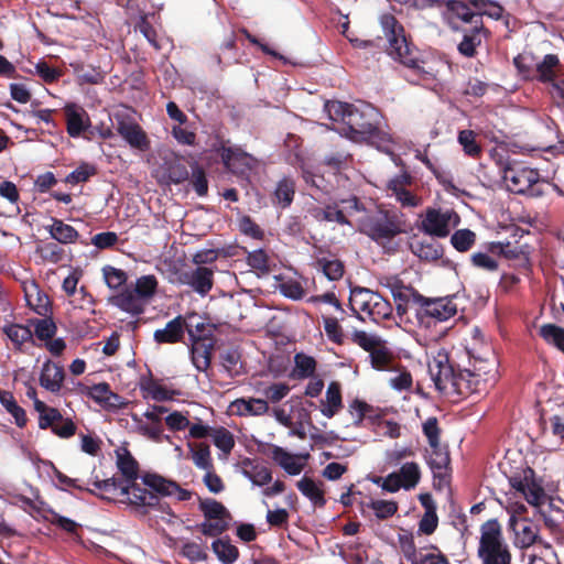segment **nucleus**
<instances>
[{
  "mask_svg": "<svg viewBox=\"0 0 564 564\" xmlns=\"http://www.w3.org/2000/svg\"><path fill=\"white\" fill-rule=\"evenodd\" d=\"M467 354L469 362L473 360L471 367L458 372H455L447 352L443 349L437 350L429 360L430 376L440 392L467 397L486 390L487 384L496 382L498 361L489 345H485L480 354L476 352V348H468Z\"/></svg>",
  "mask_w": 564,
  "mask_h": 564,
  "instance_id": "obj_1",
  "label": "nucleus"
},
{
  "mask_svg": "<svg viewBox=\"0 0 564 564\" xmlns=\"http://www.w3.org/2000/svg\"><path fill=\"white\" fill-rule=\"evenodd\" d=\"M325 111L333 121L345 124L343 133L354 142L379 137V111L370 104L351 105L338 100L327 101Z\"/></svg>",
  "mask_w": 564,
  "mask_h": 564,
  "instance_id": "obj_2",
  "label": "nucleus"
},
{
  "mask_svg": "<svg viewBox=\"0 0 564 564\" xmlns=\"http://www.w3.org/2000/svg\"><path fill=\"white\" fill-rule=\"evenodd\" d=\"M380 23L388 41V54L408 68L404 74L405 79L412 84L429 80L432 74L421 66L417 53L409 45L404 29L398 20L392 14H383L380 18Z\"/></svg>",
  "mask_w": 564,
  "mask_h": 564,
  "instance_id": "obj_3",
  "label": "nucleus"
},
{
  "mask_svg": "<svg viewBox=\"0 0 564 564\" xmlns=\"http://www.w3.org/2000/svg\"><path fill=\"white\" fill-rule=\"evenodd\" d=\"M96 487L113 498H119L120 501L129 502L142 514L153 510L169 513V506L161 501L160 494L147 486L143 480L142 484L135 481L123 484L121 479L113 477L96 482Z\"/></svg>",
  "mask_w": 564,
  "mask_h": 564,
  "instance_id": "obj_4",
  "label": "nucleus"
},
{
  "mask_svg": "<svg viewBox=\"0 0 564 564\" xmlns=\"http://www.w3.org/2000/svg\"><path fill=\"white\" fill-rule=\"evenodd\" d=\"M477 556L481 564H512V553L497 519L480 527Z\"/></svg>",
  "mask_w": 564,
  "mask_h": 564,
  "instance_id": "obj_5",
  "label": "nucleus"
},
{
  "mask_svg": "<svg viewBox=\"0 0 564 564\" xmlns=\"http://www.w3.org/2000/svg\"><path fill=\"white\" fill-rule=\"evenodd\" d=\"M349 305L361 321L380 323L392 317V305L378 292L365 288L350 291Z\"/></svg>",
  "mask_w": 564,
  "mask_h": 564,
  "instance_id": "obj_6",
  "label": "nucleus"
},
{
  "mask_svg": "<svg viewBox=\"0 0 564 564\" xmlns=\"http://www.w3.org/2000/svg\"><path fill=\"white\" fill-rule=\"evenodd\" d=\"M359 220L361 221L359 231L380 245H384L404 231L403 223L397 215L381 209L370 210L365 219Z\"/></svg>",
  "mask_w": 564,
  "mask_h": 564,
  "instance_id": "obj_7",
  "label": "nucleus"
},
{
  "mask_svg": "<svg viewBox=\"0 0 564 564\" xmlns=\"http://www.w3.org/2000/svg\"><path fill=\"white\" fill-rule=\"evenodd\" d=\"M415 317L421 326L431 327L452 318L457 313V306L451 297L426 299L417 296Z\"/></svg>",
  "mask_w": 564,
  "mask_h": 564,
  "instance_id": "obj_8",
  "label": "nucleus"
},
{
  "mask_svg": "<svg viewBox=\"0 0 564 564\" xmlns=\"http://www.w3.org/2000/svg\"><path fill=\"white\" fill-rule=\"evenodd\" d=\"M167 409L163 405H151L143 414H131L134 431L153 442L163 440L170 441L169 435L163 434V424L161 415L166 413Z\"/></svg>",
  "mask_w": 564,
  "mask_h": 564,
  "instance_id": "obj_9",
  "label": "nucleus"
},
{
  "mask_svg": "<svg viewBox=\"0 0 564 564\" xmlns=\"http://www.w3.org/2000/svg\"><path fill=\"white\" fill-rule=\"evenodd\" d=\"M540 181V174L536 170L512 164L505 169L503 182L508 191L516 194L530 192L534 194L533 186Z\"/></svg>",
  "mask_w": 564,
  "mask_h": 564,
  "instance_id": "obj_10",
  "label": "nucleus"
},
{
  "mask_svg": "<svg viewBox=\"0 0 564 564\" xmlns=\"http://www.w3.org/2000/svg\"><path fill=\"white\" fill-rule=\"evenodd\" d=\"M460 218L454 210L427 209L421 223V229L432 237L444 238L452 228L458 226Z\"/></svg>",
  "mask_w": 564,
  "mask_h": 564,
  "instance_id": "obj_11",
  "label": "nucleus"
},
{
  "mask_svg": "<svg viewBox=\"0 0 564 564\" xmlns=\"http://www.w3.org/2000/svg\"><path fill=\"white\" fill-rule=\"evenodd\" d=\"M262 453L271 457V459L290 476H297L303 471L305 460L308 456L290 453L275 444H267Z\"/></svg>",
  "mask_w": 564,
  "mask_h": 564,
  "instance_id": "obj_12",
  "label": "nucleus"
},
{
  "mask_svg": "<svg viewBox=\"0 0 564 564\" xmlns=\"http://www.w3.org/2000/svg\"><path fill=\"white\" fill-rule=\"evenodd\" d=\"M442 15L444 21L454 31H458L463 23H469L471 26H475L477 20L481 19V14L475 13L466 3L458 0L447 1Z\"/></svg>",
  "mask_w": 564,
  "mask_h": 564,
  "instance_id": "obj_13",
  "label": "nucleus"
},
{
  "mask_svg": "<svg viewBox=\"0 0 564 564\" xmlns=\"http://www.w3.org/2000/svg\"><path fill=\"white\" fill-rule=\"evenodd\" d=\"M412 177L406 172L394 176L387 184L388 195L394 197L403 208H414L421 205V198L413 194L409 186Z\"/></svg>",
  "mask_w": 564,
  "mask_h": 564,
  "instance_id": "obj_14",
  "label": "nucleus"
},
{
  "mask_svg": "<svg viewBox=\"0 0 564 564\" xmlns=\"http://www.w3.org/2000/svg\"><path fill=\"white\" fill-rule=\"evenodd\" d=\"M178 282L189 286L200 296H206L214 285V271L206 267H196L178 273Z\"/></svg>",
  "mask_w": 564,
  "mask_h": 564,
  "instance_id": "obj_15",
  "label": "nucleus"
},
{
  "mask_svg": "<svg viewBox=\"0 0 564 564\" xmlns=\"http://www.w3.org/2000/svg\"><path fill=\"white\" fill-rule=\"evenodd\" d=\"M224 165L235 174H246L257 165L256 159L239 148L223 147L220 152Z\"/></svg>",
  "mask_w": 564,
  "mask_h": 564,
  "instance_id": "obj_16",
  "label": "nucleus"
},
{
  "mask_svg": "<svg viewBox=\"0 0 564 564\" xmlns=\"http://www.w3.org/2000/svg\"><path fill=\"white\" fill-rule=\"evenodd\" d=\"M108 302L132 317L141 315L147 307L144 301L132 290V284L124 286L120 292L110 296Z\"/></svg>",
  "mask_w": 564,
  "mask_h": 564,
  "instance_id": "obj_17",
  "label": "nucleus"
},
{
  "mask_svg": "<svg viewBox=\"0 0 564 564\" xmlns=\"http://www.w3.org/2000/svg\"><path fill=\"white\" fill-rule=\"evenodd\" d=\"M405 560L411 564H451L434 545L416 549L413 543L402 547Z\"/></svg>",
  "mask_w": 564,
  "mask_h": 564,
  "instance_id": "obj_18",
  "label": "nucleus"
},
{
  "mask_svg": "<svg viewBox=\"0 0 564 564\" xmlns=\"http://www.w3.org/2000/svg\"><path fill=\"white\" fill-rule=\"evenodd\" d=\"M143 481L161 496H175L180 501H186L192 498L189 490L181 488L175 481L169 480L160 475L145 474Z\"/></svg>",
  "mask_w": 564,
  "mask_h": 564,
  "instance_id": "obj_19",
  "label": "nucleus"
},
{
  "mask_svg": "<svg viewBox=\"0 0 564 564\" xmlns=\"http://www.w3.org/2000/svg\"><path fill=\"white\" fill-rule=\"evenodd\" d=\"M86 395L105 410H119L127 405V401L119 394L112 392L110 386L106 382L89 387Z\"/></svg>",
  "mask_w": 564,
  "mask_h": 564,
  "instance_id": "obj_20",
  "label": "nucleus"
},
{
  "mask_svg": "<svg viewBox=\"0 0 564 564\" xmlns=\"http://www.w3.org/2000/svg\"><path fill=\"white\" fill-rule=\"evenodd\" d=\"M64 112L66 117L67 133L72 138L80 137L83 132L90 128V118L83 107L76 104H67L64 107Z\"/></svg>",
  "mask_w": 564,
  "mask_h": 564,
  "instance_id": "obj_21",
  "label": "nucleus"
},
{
  "mask_svg": "<svg viewBox=\"0 0 564 564\" xmlns=\"http://www.w3.org/2000/svg\"><path fill=\"white\" fill-rule=\"evenodd\" d=\"M117 131L132 149L142 152L150 149V140L138 123L121 120L118 122Z\"/></svg>",
  "mask_w": 564,
  "mask_h": 564,
  "instance_id": "obj_22",
  "label": "nucleus"
},
{
  "mask_svg": "<svg viewBox=\"0 0 564 564\" xmlns=\"http://www.w3.org/2000/svg\"><path fill=\"white\" fill-rule=\"evenodd\" d=\"M239 469L243 477L253 486L263 487L272 481V471L265 465L256 459L246 457L239 463Z\"/></svg>",
  "mask_w": 564,
  "mask_h": 564,
  "instance_id": "obj_23",
  "label": "nucleus"
},
{
  "mask_svg": "<svg viewBox=\"0 0 564 564\" xmlns=\"http://www.w3.org/2000/svg\"><path fill=\"white\" fill-rule=\"evenodd\" d=\"M509 527L516 534V543L521 549L532 546L539 538V529L527 519L519 520L516 516L509 519Z\"/></svg>",
  "mask_w": 564,
  "mask_h": 564,
  "instance_id": "obj_24",
  "label": "nucleus"
},
{
  "mask_svg": "<svg viewBox=\"0 0 564 564\" xmlns=\"http://www.w3.org/2000/svg\"><path fill=\"white\" fill-rule=\"evenodd\" d=\"M488 35L489 32L484 28L482 20L478 19L475 26H471L469 31H465L463 40L457 46L458 52L465 57H474L482 39H486Z\"/></svg>",
  "mask_w": 564,
  "mask_h": 564,
  "instance_id": "obj_25",
  "label": "nucleus"
},
{
  "mask_svg": "<svg viewBox=\"0 0 564 564\" xmlns=\"http://www.w3.org/2000/svg\"><path fill=\"white\" fill-rule=\"evenodd\" d=\"M23 291L30 308L41 316H46L50 313L48 296L34 281L24 283Z\"/></svg>",
  "mask_w": 564,
  "mask_h": 564,
  "instance_id": "obj_26",
  "label": "nucleus"
},
{
  "mask_svg": "<svg viewBox=\"0 0 564 564\" xmlns=\"http://www.w3.org/2000/svg\"><path fill=\"white\" fill-rule=\"evenodd\" d=\"M184 317V333L188 334L191 343L212 341L213 328L209 324L200 321L196 314H189Z\"/></svg>",
  "mask_w": 564,
  "mask_h": 564,
  "instance_id": "obj_27",
  "label": "nucleus"
},
{
  "mask_svg": "<svg viewBox=\"0 0 564 564\" xmlns=\"http://www.w3.org/2000/svg\"><path fill=\"white\" fill-rule=\"evenodd\" d=\"M184 317L176 316L170 321L164 328L156 329L153 339L158 344H175L184 338Z\"/></svg>",
  "mask_w": 564,
  "mask_h": 564,
  "instance_id": "obj_28",
  "label": "nucleus"
},
{
  "mask_svg": "<svg viewBox=\"0 0 564 564\" xmlns=\"http://www.w3.org/2000/svg\"><path fill=\"white\" fill-rule=\"evenodd\" d=\"M64 381V370L61 366L47 360L43 364L40 384L50 392H58Z\"/></svg>",
  "mask_w": 564,
  "mask_h": 564,
  "instance_id": "obj_29",
  "label": "nucleus"
},
{
  "mask_svg": "<svg viewBox=\"0 0 564 564\" xmlns=\"http://www.w3.org/2000/svg\"><path fill=\"white\" fill-rule=\"evenodd\" d=\"M231 413L239 416H258L269 411V404L263 399H237L230 404Z\"/></svg>",
  "mask_w": 564,
  "mask_h": 564,
  "instance_id": "obj_30",
  "label": "nucleus"
},
{
  "mask_svg": "<svg viewBox=\"0 0 564 564\" xmlns=\"http://www.w3.org/2000/svg\"><path fill=\"white\" fill-rule=\"evenodd\" d=\"M155 176L161 184H180L188 178L185 165L178 162H164L156 171Z\"/></svg>",
  "mask_w": 564,
  "mask_h": 564,
  "instance_id": "obj_31",
  "label": "nucleus"
},
{
  "mask_svg": "<svg viewBox=\"0 0 564 564\" xmlns=\"http://www.w3.org/2000/svg\"><path fill=\"white\" fill-rule=\"evenodd\" d=\"M560 66L557 55L546 54L541 62L535 64L533 77L542 83H556Z\"/></svg>",
  "mask_w": 564,
  "mask_h": 564,
  "instance_id": "obj_32",
  "label": "nucleus"
},
{
  "mask_svg": "<svg viewBox=\"0 0 564 564\" xmlns=\"http://www.w3.org/2000/svg\"><path fill=\"white\" fill-rule=\"evenodd\" d=\"M343 408L340 384L333 381L328 384L325 400L322 401L321 412L327 417H334Z\"/></svg>",
  "mask_w": 564,
  "mask_h": 564,
  "instance_id": "obj_33",
  "label": "nucleus"
},
{
  "mask_svg": "<svg viewBox=\"0 0 564 564\" xmlns=\"http://www.w3.org/2000/svg\"><path fill=\"white\" fill-rule=\"evenodd\" d=\"M213 348L214 340L192 343V362L198 371H206L209 368Z\"/></svg>",
  "mask_w": 564,
  "mask_h": 564,
  "instance_id": "obj_34",
  "label": "nucleus"
},
{
  "mask_svg": "<svg viewBox=\"0 0 564 564\" xmlns=\"http://www.w3.org/2000/svg\"><path fill=\"white\" fill-rule=\"evenodd\" d=\"M341 210L346 220H350V226H356L358 229L361 226L359 219H365L370 210H367L356 197L344 199L340 202Z\"/></svg>",
  "mask_w": 564,
  "mask_h": 564,
  "instance_id": "obj_35",
  "label": "nucleus"
},
{
  "mask_svg": "<svg viewBox=\"0 0 564 564\" xmlns=\"http://www.w3.org/2000/svg\"><path fill=\"white\" fill-rule=\"evenodd\" d=\"M0 403L6 411L14 419L18 427H24L28 419L23 408H21L10 391H0Z\"/></svg>",
  "mask_w": 564,
  "mask_h": 564,
  "instance_id": "obj_36",
  "label": "nucleus"
},
{
  "mask_svg": "<svg viewBox=\"0 0 564 564\" xmlns=\"http://www.w3.org/2000/svg\"><path fill=\"white\" fill-rule=\"evenodd\" d=\"M512 487L520 491L524 496L525 500L532 506H540L545 499L544 490L540 486L529 482L528 480H513Z\"/></svg>",
  "mask_w": 564,
  "mask_h": 564,
  "instance_id": "obj_37",
  "label": "nucleus"
},
{
  "mask_svg": "<svg viewBox=\"0 0 564 564\" xmlns=\"http://www.w3.org/2000/svg\"><path fill=\"white\" fill-rule=\"evenodd\" d=\"M296 487L314 506H325L324 491L312 478L303 477L297 481Z\"/></svg>",
  "mask_w": 564,
  "mask_h": 564,
  "instance_id": "obj_38",
  "label": "nucleus"
},
{
  "mask_svg": "<svg viewBox=\"0 0 564 564\" xmlns=\"http://www.w3.org/2000/svg\"><path fill=\"white\" fill-rule=\"evenodd\" d=\"M158 279L153 274H147L138 278L132 285V290L144 301L148 305L158 290Z\"/></svg>",
  "mask_w": 564,
  "mask_h": 564,
  "instance_id": "obj_39",
  "label": "nucleus"
},
{
  "mask_svg": "<svg viewBox=\"0 0 564 564\" xmlns=\"http://www.w3.org/2000/svg\"><path fill=\"white\" fill-rule=\"evenodd\" d=\"M295 194L294 181L288 177L282 178L275 187L273 195V204L281 208H286L293 202Z\"/></svg>",
  "mask_w": 564,
  "mask_h": 564,
  "instance_id": "obj_40",
  "label": "nucleus"
},
{
  "mask_svg": "<svg viewBox=\"0 0 564 564\" xmlns=\"http://www.w3.org/2000/svg\"><path fill=\"white\" fill-rule=\"evenodd\" d=\"M397 473L404 490L414 489L421 480V468L417 463H404Z\"/></svg>",
  "mask_w": 564,
  "mask_h": 564,
  "instance_id": "obj_41",
  "label": "nucleus"
},
{
  "mask_svg": "<svg viewBox=\"0 0 564 564\" xmlns=\"http://www.w3.org/2000/svg\"><path fill=\"white\" fill-rule=\"evenodd\" d=\"M412 252L422 260L434 261L442 257L443 250L436 241H413L411 243Z\"/></svg>",
  "mask_w": 564,
  "mask_h": 564,
  "instance_id": "obj_42",
  "label": "nucleus"
},
{
  "mask_svg": "<svg viewBox=\"0 0 564 564\" xmlns=\"http://www.w3.org/2000/svg\"><path fill=\"white\" fill-rule=\"evenodd\" d=\"M50 234L52 238L61 243H73L78 238L77 230L59 219H53V223L50 226Z\"/></svg>",
  "mask_w": 564,
  "mask_h": 564,
  "instance_id": "obj_43",
  "label": "nucleus"
},
{
  "mask_svg": "<svg viewBox=\"0 0 564 564\" xmlns=\"http://www.w3.org/2000/svg\"><path fill=\"white\" fill-rule=\"evenodd\" d=\"M316 267L329 281H338L344 275V264L335 258H319L316 261Z\"/></svg>",
  "mask_w": 564,
  "mask_h": 564,
  "instance_id": "obj_44",
  "label": "nucleus"
},
{
  "mask_svg": "<svg viewBox=\"0 0 564 564\" xmlns=\"http://www.w3.org/2000/svg\"><path fill=\"white\" fill-rule=\"evenodd\" d=\"M34 408L40 414L39 427L41 430L52 427L55 423L62 421V414L57 409L50 408L40 400H35Z\"/></svg>",
  "mask_w": 564,
  "mask_h": 564,
  "instance_id": "obj_45",
  "label": "nucleus"
},
{
  "mask_svg": "<svg viewBox=\"0 0 564 564\" xmlns=\"http://www.w3.org/2000/svg\"><path fill=\"white\" fill-rule=\"evenodd\" d=\"M212 549L224 564H232L239 555L238 549L225 539L215 540L212 543Z\"/></svg>",
  "mask_w": 564,
  "mask_h": 564,
  "instance_id": "obj_46",
  "label": "nucleus"
},
{
  "mask_svg": "<svg viewBox=\"0 0 564 564\" xmlns=\"http://www.w3.org/2000/svg\"><path fill=\"white\" fill-rule=\"evenodd\" d=\"M294 364L292 377L295 379H306L315 372L316 361L311 356L296 354L294 357Z\"/></svg>",
  "mask_w": 564,
  "mask_h": 564,
  "instance_id": "obj_47",
  "label": "nucleus"
},
{
  "mask_svg": "<svg viewBox=\"0 0 564 564\" xmlns=\"http://www.w3.org/2000/svg\"><path fill=\"white\" fill-rule=\"evenodd\" d=\"M539 335L546 344L556 347L564 354V328L554 324H544L540 327Z\"/></svg>",
  "mask_w": 564,
  "mask_h": 564,
  "instance_id": "obj_48",
  "label": "nucleus"
},
{
  "mask_svg": "<svg viewBox=\"0 0 564 564\" xmlns=\"http://www.w3.org/2000/svg\"><path fill=\"white\" fill-rule=\"evenodd\" d=\"M3 332L12 341V344L18 348L33 339V334L29 326L11 324L4 326Z\"/></svg>",
  "mask_w": 564,
  "mask_h": 564,
  "instance_id": "obj_49",
  "label": "nucleus"
},
{
  "mask_svg": "<svg viewBox=\"0 0 564 564\" xmlns=\"http://www.w3.org/2000/svg\"><path fill=\"white\" fill-rule=\"evenodd\" d=\"M394 301L397 302V310L399 314L405 313V304L409 303L410 299L413 297L414 303L417 305V296L413 289L403 286L401 284H394L391 289Z\"/></svg>",
  "mask_w": 564,
  "mask_h": 564,
  "instance_id": "obj_50",
  "label": "nucleus"
},
{
  "mask_svg": "<svg viewBox=\"0 0 564 564\" xmlns=\"http://www.w3.org/2000/svg\"><path fill=\"white\" fill-rule=\"evenodd\" d=\"M199 509L205 519H230L225 506L214 499L200 500Z\"/></svg>",
  "mask_w": 564,
  "mask_h": 564,
  "instance_id": "obj_51",
  "label": "nucleus"
},
{
  "mask_svg": "<svg viewBox=\"0 0 564 564\" xmlns=\"http://www.w3.org/2000/svg\"><path fill=\"white\" fill-rule=\"evenodd\" d=\"M367 507L380 520L391 518L398 511V503L393 500L372 499L368 502Z\"/></svg>",
  "mask_w": 564,
  "mask_h": 564,
  "instance_id": "obj_52",
  "label": "nucleus"
},
{
  "mask_svg": "<svg viewBox=\"0 0 564 564\" xmlns=\"http://www.w3.org/2000/svg\"><path fill=\"white\" fill-rule=\"evenodd\" d=\"M36 318L31 319L30 323L34 328V335L39 340L45 341L54 337L56 333V325L52 318Z\"/></svg>",
  "mask_w": 564,
  "mask_h": 564,
  "instance_id": "obj_53",
  "label": "nucleus"
},
{
  "mask_svg": "<svg viewBox=\"0 0 564 564\" xmlns=\"http://www.w3.org/2000/svg\"><path fill=\"white\" fill-rule=\"evenodd\" d=\"M427 464L434 474H441L447 468L449 456L448 453L442 448L441 444L437 445V447H431Z\"/></svg>",
  "mask_w": 564,
  "mask_h": 564,
  "instance_id": "obj_54",
  "label": "nucleus"
},
{
  "mask_svg": "<svg viewBox=\"0 0 564 564\" xmlns=\"http://www.w3.org/2000/svg\"><path fill=\"white\" fill-rule=\"evenodd\" d=\"M476 235L469 229H460L453 234L451 242L453 247L459 251L465 252L469 250L475 243Z\"/></svg>",
  "mask_w": 564,
  "mask_h": 564,
  "instance_id": "obj_55",
  "label": "nucleus"
},
{
  "mask_svg": "<svg viewBox=\"0 0 564 564\" xmlns=\"http://www.w3.org/2000/svg\"><path fill=\"white\" fill-rule=\"evenodd\" d=\"M102 274L105 282L109 289L117 290L126 284L127 282V273L111 265H106L102 268Z\"/></svg>",
  "mask_w": 564,
  "mask_h": 564,
  "instance_id": "obj_56",
  "label": "nucleus"
},
{
  "mask_svg": "<svg viewBox=\"0 0 564 564\" xmlns=\"http://www.w3.org/2000/svg\"><path fill=\"white\" fill-rule=\"evenodd\" d=\"M458 142L463 147L464 152L471 158L478 156L481 152V149L476 141V133L473 130L459 131Z\"/></svg>",
  "mask_w": 564,
  "mask_h": 564,
  "instance_id": "obj_57",
  "label": "nucleus"
},
{
  "mask_svg": "<svg viewBox=\"0 0 564 564\" xmlns=\"http://www.w3.org/2000/svg\"><path fill=\"white\" fill-rule=\"evenodd\" d=\"M192 458L196 467L208 470L213 469V460L208 445L199 444L196 448L192 449Z\"/></svg>",
  "mask_w": 564,
  "mask_h": 564,
  "instance_id": "obj_58",
  "label": "nucleus"
},
{
  "mask_svg": "<svg viewBox=\"0 0 564 564\" xmlns=\"http://www.w3.org/2000/svg\"><path fill=\"white\" fill-rule=\"evenodd\" d=\"M213 441L215 446L219 448L225 455H228L235 446L234 435L224 427H220L214 432Z\"/></svg>",
  "mask_w": 564,
  "mask_h": 564,
  "instance_id": "obj_59",
  "label": "nucleus"
},
{
  "mask_svg": "<svg viewBox=\"0 0 564 564\" xmlns=\"http://www.w3.org/2000/svg\"><path fill=\"white\" fill-rule=\"evenodd\" d=\"M230 519H205L198 528L204 535L216 536L227 530Z\"/></svg>",
  "mask_w": 564,
  "mask_h": 564,
  "instance_id": "obj_60",
  "label": "nucleus"
},
{
  "mask_svg": "<svg viewBox=\"0 0 564 564\" xmlns=\"http://www.w3.org/2000/svg\"><path fill=\"white\" fill-rule=\"evenodd\" d=\"M371 410L372 406L370 404L359 399H355L348 405V412L354 420L355 426H359Z\"/></svg>",
  "mask_w": 564,
  "mask_h": 564,
  "instance_id": "obj_61",
  "label": "nucleus"
},
{
  "mask_svg": "<svg viewBox=\"0 0 564 564\" xmlns=\"http://www.w3.org/2000/svg\"><path fill=\"white\" fill-rule=\"evenodd\" d=\"M118 467L121 474L126 477V480H122L123 484H130L137 479L138 464L130 455L120 456L118 459Z\"/></svg>",
  "mask_w": 564,
  "mask_h": 564,
  "instance_id": "obj_62",
  "label": "nucleus"
},
{
  "mask_svg": "<svg viewBox=\"0 0 564 564\" xmlns=\"http://www.w3.org/2000/svg\"><path fill=\"white\" fill-rule=\"evenodd\" d=\"M278 289L281 294L291 300H301L304 296V289L297 280H281Z\"/></svg>",
  "mask_w": 564,
  "mask_h": 564,
  "instance_id": "obj_63",
  "label": "nucleus"
},
{
  "mask_svg": "<svg viewBox=\"0 0 564 564\" xmlns=\"http://www.w3.org/2000/svg\"><path fill=\"white\" fill-rule=\"evenodd\" d=\"M181 553L192 562H203L207 558L206 549L197 542H185Z\"/></svg>",
  "mask_w": 564,
  "mask_h": 564,
  "instance_id": "obj_64",
  "label": "nucleus"
}]
</instances>
